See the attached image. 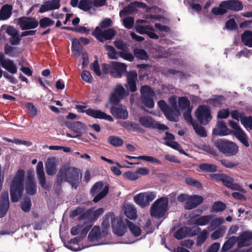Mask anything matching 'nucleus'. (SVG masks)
I'll return each instance as SVG.
<instances>
[{"label": "nucleus", "instance_id": "obj_1", "mask_svg": "<svg viewBox=\"0 0 252 252\" xmlns=\"http://www.w3.org/2000/svg\"><path fill=\"white\" fill-rule=\"evenodd\" d=\"M82 174L74 167H63L60 169L57 175V184L61 188L63 183H69L72 188L76 189L81 181Z\"/></svg>", "mask_w": 252, "mask_h": 252}, {"label": "nucleus", "instance_id": "obj_2", "mask_svg": "<svg viewBox=\"0 0 252 252\" xmlns=\"http://www.w3.org/2000/svg\"><path fill=\"white\" fill-rule=\"evenodd\" d=\"M25 176L24 170L19 169L12 180L10 188V193L12 202L19 201L23 195Z\"/></svg>", "mask_w": 252, "mask_h": 252}, {"label": "nucleus", "instance_id": "obj_3", "mask_svg": "<svg viewBox=\"0 0 252 252\" xmlns=\"http://www.w3.org/2000/svg\"><path fill=\"white\" fill-rule=\"evenodd\" d=\"M214 145L220 153L227 157L235 156L239 151V147L235 143L224 139H218L214 142Z\"/></svg>", "mask_w": 252, "mask_h": 252}, {"label": "nucleus", "instance_id": "obj_4", "mask_svg": "<svg viewBox=\"0 0 252 252\" xmlns=\"http://www.w3.org/2000/svg\"><path fill=\"white\" fill-rule=\"evenodd\" d=\"M110 220L111 221L113 232L118 236H123L126 231V227L122 218L120 217H115L113 213H110L105 217L102 225L107 227L109 225Z\"/></svg>", "mask_w": 252, "mask_h": 252}, {"label": "nucleus", "instance_id": "obj_5", "mask_svg": "<svg viewBox=\"0 0 252 252\" xmlns=\"http://www.w3.org/2000/svg\"><path fill=\"white\" fill-rule=\"evenodd\" d=\"M109 187L108 185L104 186L103 182H96L90 190L91 194L94 197L93 201L97 203L103 198L108 193Z\"/></svg>", "mask_w": 252, "mask_h": 252}, {"label": "nucleus", "instance_id": "obj_6", "mask_svg": "<svg viewBox=\"0 0 252 252\" xmlns=\"http://www.w3.org/2000/svg\"><path fill=\"white\" fill-rule=\"evenodd\" d=\"M140 93L141 100L144 106L150 109L153 108L155 106L153 97L155 94L151 87L148 85L142 86Z\"/></svg>", "mask_w": 252, "mask_h": 252}, {"label": "nucleus", "instance_id": "obj_7", "mask_svg": "<svg viewBox=\"0 0 252 252\" xmlns=\"http://www.w3.org/2000/svg\"><path fill=\"white\" fill-rule=\"evenodd\" d=\"M140 125L145 128L150 129H157L160 130L168 129V126L156 121L151 116H142L139 118Z\"/></svg>", "mask_w": 252, "mask_h": 252}, {"label": "nucleus", "instance_id": "obj_8", "mask_svg": "<svg viewBox=\"0 0 252 252\" xmlns=\"http://www.w3.org/2000/svg\"><path fill=\"white\" fill-rule=\"evenodd\" d=\"M195 113L197 120L201 125H207L212 120L211 110L206 105L199 106Z\"/></svg>", "mask_w": 252, "mask_h": 252}, {"label": "nucleus", "instance_id": "obj_9", "mask_svg": "<svg viewBox=\"0 0 252 252\" xmlns=\"http://www.w3.org/2000/svg\"><path fill=\"white\" fill-rule=\"evenodd\" d=\"M14 23L19 25L22 30L34 29L38 26V22L32 17L23 16L15 19Z\"/></svg>", "mask_w": 252, "mask_h": 252}, {"label": "nucleus", "instance_id": "obj_10", "mask_svg": "<svg viewBox=\"0 0 252 252\" xmlns=\"http://www.w3.org/2000/svg\"><path fill=\"white\" fill-rule=\"evenodd\" d=\"M116 32L112 28L102 31L99 27H96L92 35L99 42H103L104 40H111L115 35Z\"/></svg>", "mask_w": 252, "mask_h": 252}, {"label": "nucleus", "instance_id": "obj_11", "mask_svg": "<svg viewBox=\"0 0 252 252\" xmlns=\"http://www.w3.org/2000/svg\"><path fill=\"white\" fill-rule=\"evenodd\" d=\"M156 196V192L146 191L136 194L134 196L133 200L137 205H149Z\"/></svg>", "mask_w": 252, "mask_h": 252}, {"label": "nucleus", "instance_id": "obj_12", "mask_svg": "<svg viewBox=\"0 0 252 252\" xmlns=\"http://www.w3.org/2000/svg\"><path fill=\"white\" fill-rule=\"evenodd\" d=\"M128 94V93L126 91L121 84H117L109 97V101L114 105L119 104L121 100Z\"/></svg>", "mask_w": 252, "mask_h": 252}, {"label": "nucleus", "instance_id": "obj_13", "mask_svg": "<svg viewBox=\"0 0 252 252\" xmlns=\"http://www.w3.org/2000/svg\"><path fill=\"white\" fill-rule=\"evenodd\" d=\"M158 105L164 114L166 119L171 122H176V114H174V110L169 106L163 100H160L158 102Z\"/></svg>", "mask_w": 252, "mask_h": 252}, {"label": "nucleus", "instance_id": "obj_14", "mask_svg": "<svg viewBox=\"0 0 252 252\" xmlns=\"http://www.w3.org/2000/svg\"><path fill=\"white\" fill-rule=\"evenodd\" d=\"M127 66L124 63L112 62L110 75L115 78H121L123 74L126 71Z\"/></svg>", "mask_w": 252, "mask_h": 252}, {"label": "nucleus", "instance_id": "obj_15", "mask_svg": "<svg viewBox=\"0 0 252 252\" xmlns=\"http://www.w3.org/2000/svg\"><path fill=\"white\" fill-rule=\"evenodd\" d=\"M0 63L4 69L11 74H15L17 72V67L13 61L6 58L3 53H0Z\"/></svg>", "mask_w": 252, "mask_h": 252}, {"label": "nucleus", "instance_id": "obj_16", "mask_svg": "<svg viewBox=\"0 0 252 252\" xmlns=\"http://www.w3.org/2000/svg\"><path fill=\"white\" fill-rule=\"evenodd\" d=\"M221 7H223L225 9L239 11L243 9V5L241 1L238 0H227L222 1L220 3Z\"/></svg>", "mask_w": 252, "mask_h": 252}, {"label": "nucleus", "instance_id": "obj_17", "mask_svg": "<svg viewBox=\"0 0 252 252\" xmlns=\"http://www.w3.org/2000/svg\"><path fill=\"white\" fill-rule=\"evenodd\" d=\"M61 0H48L43 2V3L40 6L39 12L43 13L46 12L58 9L61 6Z\"/></svg>", "mask_w": 252, "mask_h": 252}, {"label": "nucleus", "instance_id": "obj_18", "mask_svg": "<svg viewBox=\"0 0 252 252\" xmlns=\"http://www.w3.org/2000/svg\"><path fill=\"white\" fill-rule=\"evenodd\" d=\"M85 113L88 116L95 119L106 120L109 122L114 121L113 118L111 116L99 110L89 108L85 110Z\"/></svg>", "mask_w": 252, "mask_h": 252}, {"label": "nucleus", "instance_id": "obj_19", "mask_svg": "<svg viewBox=\"0 0 252 252\" xmlns=\"http://www.w3.org/2000/svg\"><path fill=\"white\" fill-rule=\"evenodd\" d=\"M111 114L117 119H126L128 118L127 110L122 105H113L110 108Z\"/></svg>", "mask_w": 252, "mask_h": 252}, {"label": "nucleus", "instance_id": "obj_20", "mask_svg": "<svg viewBox=\"0 0 252 252\" xmlns=\"http://www.w3.org/2000/svg\"><path fill=\"white\" fill-rule=\"evenodd\" d=\"M209 176L212 179L222 182L223 185L228 188H229L232 183L234 182L233 178L223 173L211 174Z\"/></svg>", "mask_w": 252, "mask_h": 252}, {"label": "nucleus", "instance_id": "obj_21", "mask_svg": "<svg viewBox=\"0 0 252 252\" xmlns=\"http://www.w3.org/2000/svg\"><path fill=\"white\" fill-rule=\"evenodd\" d=\"M126 81L129 90L132 93L137 91L136 81L137 79V73L136 71L132 70L127 72L126 74Z\"/></svg>", "mask_w": 252, "mask_h": 252}, {"label": "nucleus", "instance_id": "obj_22", "mask_svg": "<svg viewBox=\"0 0 252 252\" xmlns=\"http://www.w3.org/2000/svg\"><path fill=\"white\" fill-rule=\"evenodd\" d=\"M145 5V4L142 2L134 1L133 2H131L129 4L125 6L122 10L120 11V16L121 17L129 13H132V12L136 11L137 7H144Z\"/></svg>", "mask_w": 252, "mask_h": 252}, {"label": "nucleus", "instance_id": "obj_23", "mask_svg": "<svg viewBox=\"0 0 252 252\" xmlns=\"http://www.w3.org/2000/svg\"><path fill=\"white\" fill-rule=\"evenodd\" d=\"M25 189L26 193L30 195H33L37 192L36 183L33 177L29 176L26 182Z\"/></svg>", "mask_w": 252, "mask_h": 252}, {"label": "nucleus", "instance_id": "obj_24", "mask_svg": "<svg viewBox=\"0 0 252 252\" xmlns=\"http://www.w3.org/2000/svg\"><path fill=\"white\" fill-rule=\"evenodd\" d=\"M217 128L213 130V134L215 135L225 136L230 133V130L227 127L224 121H219L217 124Z\"/></svg>", "mask_w": 252, "mask_h": 252}, {"label": "nucleus", "instance_id": "obj_25", "mask_svg": "<svg viewBox=\"0 0 252 252\" xmlns=\"http://www.w3.org/2000/svg\"><path fill=\"white\" fill-rule=\"evenodd\" d=\"M56 158L54 157L47 158L45 163L46 172L48 175L53 176L55 174L57 171Z\"/></svg>", "mask_w": 252, "mask_h": 252}, {"label": "nucleus", "instance_id": "obj_26", "mask_svg": "<svg viewBox=\"0 0 252 252\" xmlns=\"http://www.w3.org/2000/svg\"><path fill=\"white\" fill-rule=\"evenodd\" d=\"M12 6L6 4L3 5L0 10V21L8 19L12 15Z\"/></svg>", "mask_w": 252, "mask_h": 252}, {"label": "nucleus", "instance_id": "obj_27", "mask_svg": "<svg viewBox=\"0 0 252 252\" xmlns=\"http://www.w3.org/2000/svg\"><path fill=\"white\" fill-rule=\"evenodd\" d=\"M167 210L166 206H152L151 208V214L156 218L162 217Z\"/></svg>", "mask_w": 252, "mask_h": 252}, {"label": "nucleus", "instance_id": "obj_28", "mask_svg": "<svg viewBox=\"0 0 252 252\" xmlns=\"http://www.w3.org/2000/svg\"><path fill=\"white\" fill-rule=\"evenodd\" d=\"M241 40L244 44L249 47H252V31L247 30L241 35Z\"/></svg>", "mask_w": 252, "mask_h": 252}, {"label": "nucleus", "instance_id": "obj_29", "mask_svg": "<svg viewBox=\"0 0 252 252\" xmlns=\"http://www.w3.org/2000/svg\"><path fill=\"white\" fill-rule=\"evenodd\" d=\"M122 126L127 130L137 132H141L142 129L139 124L132 121H126L124 122L122 124Z\"/></svg>", "mask_w": 252, "mask_h": 252}, {"label": "nucleus", "instance_id": "obj_30", "mask_svg": "<svg viewBox=\"0 0 252 252\" xmlns=\"http://www.w3.org/2000/svg\"><path fill=\"white\" fill-rule=\"evenodd\" d=\"M125 158L128 159H142L144 160L153 163H158L160 164V161L158 159L151 156H140L138 157H134V156H130L128 155H126Z\"/></svg>", "mask_w": 252, "mask_h": 252}, {"label": "nucleus", "instance_id": "obj_31", "mask_svg": "<svg viewBox=\"0 0 252 252\" xmlns=\"http://www.w3.org/2000/svg\"><path fill=\"white\" fill-rule=\"evenodd\" d=\"M239 240L238 242V247H241L249 242L252 239V233L250 232H245L242 233L238 238Z\"/></svg>", "mask_w": 252, "mask_h": 252}, {"label": "nucleus", "instance_id": "obj_32", "mask_svg": "<svg viewBox=\"0 0 252 252\" xmlns=\"http://www.w3.org/2000/svg\"><path fill=\"white\" fill-rule=\"evenodd\" d=\"M72 51L77 56H79L82 51V46L77 38H73L72 40Z\"/></svg>", "mask_w": 252, "mask_h": 252}, {"label": "nucleus", "instance_id": "obj_33", "mask_svg": "<svg viewBox=\"0 0 252 252\" xmlns=\"http://www.w3.org/2000/svg\"><path fill=\"white\" fill-rule=\"evenodd\" d=\"M225 98L221 95H215L213 98L208 100L209 103L214 107H220L225 101Z\"/></svg>", "mask_w": 252, "mask_h": 252}, {"label": "nucleus", "instance_id": "obj_34", "mask_svg": "<svg viewBox=\"0 0 252 252\" xmlns=\"http://www.w3.org/2000/svg\"><path fill=\"white\" fill-rule=\"evenodd\" d=\"M126 224L132 234L135 237L139 236L141 233L140 226L129 220H126Z\"/></svg>", "mask_w": 252, "mask_h": 252}, {"label": "nucleus", "instance_id": "obj_35", "mask_svg": "<svg viewBox=\"0 0 252 252\" xmlns=\"http://www.w3.org/2000/svg\"><path fill=\"white\" fill-rule=\"evenodd\" d=\"M178 106L182 110H188L189 108H192L190 107V102L186 96H182L178 98Z\"/></svg>", "mask_w": 252, "mask_h": 252}, {"label": "nucleus", "instance_id": "obj_36", "mask_svg": "<svg viewBox=\"0 0 252 252\" xmlns=\"http://www.w3.org/2000/svg\"><path fill=\"white\" fill-rule=\"evenodd\" d=\"M54 21L47 17H44L40 19L38 22V25L40 28L45 29L54 25Z\"/></svg>", "mask_w": 252, "mask_h": 252}, {"label": "nucleus", "instance_id": "obj_37", "mask_svg": "<svg viewBox=\"0 0 252 252\" xmlns=\"http://www.w3.org/2000/svg\"><path fill=\"white\" fill-rule=\"evenodd\" d=\"M125 214L130 220H135L137 218L136 210L133 206H126L125 208Z\"/></svg>", "mask_w": 252, "mask_h": 252}, {"label": "nucleus", "instance_id": "obj_38", "mask_svg": "<svg viewBox=\"0 0 252 252\" xmlns=\"http://www.w3.org/2000/svg\"><path fill=\"white\" fill-rule=\"evenodd\" d=\"M101 237L99 227L95 226L91 230L88 236V239L91 242H94Z\"/></svg>", "mask_w": 252, "mask_h": 252}, {"label": "nucleus", "instance_id": "obj_39", "mask_svg": "<svg viewBox=\"0 0 252 252\" xmlns=\"http://www.w3.org/2000/svg\"><path fill=\"white\" fill-rule=\"evenodd\" d=\"M93 1L91 0H80L78 7L84 11L90 10L93 6Z\"/></svg>", "mask_w": 252, "mask_h": 252}, {"label": "nucleus", "instance_id": "obj_40", "mask_svg": "<svg viewBox=\"0 0 252 252\" xmlns=\"http://www.w3.org/2000/svg\"><path fill=\"white\" fill-rule=\"evenodd\" d=\"M203 200L204 198L201 195L194 194L190 195L189 201L186 202L185 205H200Z\"/></svg>", "mask_w": 252, "mask_h": 252}, {"label": "nucleus", "instance_id": "obj_41", "mask_svg": "<svg viewBox=\"0 0 252 252\" xmlns=\"http://www.w3.org/2000/svg\"><path fill=\"white\" fill-rule=\"evenodd\" d=\"M108 142L114 147H121L124 144L123 140L120 137L116 136H110L108 138Z\"/></svg>", "mask_w": 252, "mask_h": 252}, {"label": "nucleus", "instance_id": "obj_42", "mask_svg": "<svg viewBox=\"0 0 252 252\" xmlns=\"http://www.w3.org/2000/svg\"><path fill=\"white\" fill-rule=\"evenodd\" d=\"M199 167L202 171L215 172L217 171V167L214 164L203 163L199 165Z\"/></svg>", "mask_w": 252, "mask_h": 252}, {"label": "nucleus", "instance_id": "obj_43", "mask_svg": "<svg viewBox=\"0 0 252 252\" xmlns=\"http://www.w3.org/2000/svg\"><path fill=\"white\" fill-rule=\"evenodd\" d=\"M238 240L236 237H231L223 244L222 247V251L226 252L231 249Z\"/></svg>", "mask_w": 252, "mask_h": 252}, {"label": "nucleus", "instance_id": "obj_44", "mask_svg": "<svg viewBox=\"0 0 252 252\" xmlns=\"http://www.w3.org/2000/svg\"><path fill=\"white\" fill-rule=\"evenodd\" d=\"M133 53L137 58L140 60H147L149 58V56L146 51L142 49H134L133 50Z\"/></svg>", "mask_w": 252, "mask_h": 252}, {"label": "nucleus", "instance_id": "obj_45", "mask_svg": "<svg viewBox=\"0 0 252 252\" xmlns=\"http://www.w3.org/2000/svg\"><path fill=\"white\" fill-rule=\"evenodd\" d=\"M235 136L246 147L249 146L247 135L243 130L237 132Z\"/></svg>", "mask_w": 252, "mask_h": 252}, {"label": "nucleus", "instance_id": "obj_46", "mask_svg": "<svg viewBox=\"0 0 252 252\" xmlns=\"http://www.w3.org/2000/svg\"><path fill=\"white\" fill-rule=\"evenodd\" d=\"M192 127L195 132L200 136L205 137L207 136L205 128L199 125L197 123L193 124Z\"/></svg>", "mask_w": 252, "mask_h": 252}, {"label": "nucleus", "instance_id": "obj_47", "mask_svg": "<svg viewBox=\"0 0 252 252\" xmlns=\"http://www.w3.org/2000/svg\"><path fill=\"white\" fill-rule=\"evenodd\" d=\"M104 47L107 51V55L109 58L111 59H117V53L114 47L111 45H105Z\"/></svg>", "mask_w": 252, "mask_h": 252}, {"label": "nucleus", "instance_id": "obj_48", "mask_svg": "<svg viewBox=\"0 0 252 252\" xmlns=\"http://www.w3.org/2000/svg\"><path fill=\"white\" fill-rule=\"evenodd\" d=\"M241 123L246 128H249L252 129V116H247L244 115L241 118Z\"/></svg>", "mask_w": 252, "mask_h": 252}, {"label": "nucleus", "instance_id": "obj_49", "mask_svg": "<svg viewBox=\"0 0 252 252\" xmlns=\"http://www.w3.org/2000/svg\"><path fill=\"white\" fill-rule=\"evenodd\" d=\"M25 107L28 110V113L31 117H34L37 115V109L32 103H26Z\"/></svg>", "mask_w": 252, "mask_h": 252}, {"label": "nucleus", "instance_id": "obj_50", "mask_svg": "<svg viewBox=\"0 0 252 252\" xmlns=\"http://www.w3.org/2000/svg\"><path fill=\"white\" fill-rule=\"evenodd\" d=\"M226 230V228L225 226L219 227L211 234V238L213 240H216L222 237L224 235Z\"/></svg>", "mask_w": 252, "mask_h": 252}, {"label": "nucleus", "instance_id": "obj_51", "mask_svg": "<svg viewBox=\"0 0 252 252\" xmlns=\"http://www.w3.org/2000/svg\"><path fill=\"white\" fill-rule=\"evenodd\" d=\"M37 177L39 184L41 186V188L45 190H49L51 188V185L46 182L45 175H40Z\"/></svg>", "mask_w": 252, "mask_h": 252}, {"label": "nucleus", "instance_id": "obj_52", "mask_svg": "<svg viewBox=\"0 0 252 252\" xmlns=\"http://www.w3.org/2000/svg\"><path fill=\"white\" fill-rule=\"evenodd\" d=\"M211 216H204L198 218L195 220L196 224L199 225H205L211 220Z\"/></svg>", "mask_w": 252, "mask_h": 252}, {"label": "nucleus", "instance_id": "obj_53", "mask_svg": "<svg viewBox=\"0 0 252 252\" xmlns=\"http://www.w3.org/2000/svg\"><path fill=\"white\" fill-rule=\"evenodd\" d=\"M188 231V228L187 227H184L181 228L180 229L177 230L174 234V237L180 240L184 238Z\"/></svg>", "mask_w": 252, "mask_h": 252}, {"label": "nucleus", "instance_id": "obj_54", "mask_svg": "<svg viewBox=\"0 0 252 252\" xmlns=\"http://www.w3.org/2000/svg\"><path fill=\"white\" fill-rule=\"evenodd\" d=\"M70 128L76 130H86L87 126L85 124L79 122H74L70 124Z\"/></svg>", "mask_w": 252, "mask_h": 252}, {"label": "nucleus", "instance_id": "obj_55", "mask_svg": "<svg viewBox=\"0 0 252 252\" xmlns=\"http://www.w3.org/2000/svg\"><path fill=\"white\" fill-rule=\"evenodd\" d=\"M2 75L13 84H16L18 82L17 80L14 76L9 74L7 72H3L2 69H0V79L2 77Z\"/></svg>", "mask_w": 252, "mask_h": 252}, {"label": "nucleus", "instance_id": "obj_56", "mask_svg": "<svg viewBox=\"0 0 252 252\" xmlns=\"http://www.w3.org/2000/svg\"><path fill=\"white\" fill-rule=\"evenodd\" d=\"M134 19L132 17H127L123 19V23L124 27L127 29H130L134 25Z\"/></svg>", "mask_w": 252, "mask_h": 252}, {"label": "nucleus", "instance_id": "obj_57", "mask_svg": "<svg viewBox=\"0 0 252 252\" xmlns=\"http://www.w3.org/2000/svg\"><path fill=\"white\" fill-rule=\"evenodd\" d=\"M135 30L136 31L141 34H146L147 30H151L152 27L149 25H147L145 26L140 25H136L135 26Z\"/></svg>", "mask_w": 252, "mask_h": 252}, {"label": "nucleus", "instance_id": "obj_58", "mask_svg": "<svg viewBox=\"0 0 252 252\" xmlns=\"http://www.w3.org/2000/svg\"><path fill=\"white\" fill-rule=\"evenodd\" d=\"M90 68L94 71L97 76H100L101 75V73L100 70V66L97 60L94 61L93 63L91 64Z\"/></svg>", "mask_w": 252, "mask_h": 252}, {"label": "nucleus", "instance_id": "obj_59", "mask_svg": "<svg viewBox=\"0 0 252 252\" xmlns=\"http://www.w3.org/2000/svg\"><path fill=\"white\" fill-rule=\"evenodd\" d=\"M0 205H9L8 191H4L1 194L0 196Z\"/></svg>", "mask_w": 252, "mask_h": 252}, {"label": "nucleus", "instance_id": "obj_60", "mask_svg": "<svg viewBox=\"0 0 252 252\" xmlns=\"http://www.w3.org/2000/svg\"><path fill=\"white\" fill-rule=\"evenodd\" d=\"M67 247L74 251H79L81 249L78 245V241L76 238L70 240V242Z\"/></svg>", "mask_w": 252, "mask_h": 252}, {"label": "nucleus", "instance_id": "obj_61", "mask_svg": "<svg viewBox=\"0 0 252 252\" xmlns=\"http://www.w3.org/2000/svg\"><path fill=\"white\" fill-rule=\"evenodd\" d=\"M212 12L215 15H222L227 12V10L223 7H221L220 4L219 7H214L212 9Z\"/></svg>", "mask_w": 252, "mask_h": 252}, {"label": "nucleus", "instance_id": "obj_62", "mask_svg": "<svg viewBox=\"0 0 252 252\" xmlns=\"http://www.w3.org/2000/svg\"><path fill=\"white\" fill-rule=\"evenodd\" d=\"M191 110L192 108H189L188 110H187V111L184 113L183 116L184 119L192 126V124H195V122L193 121L191 115Z\"/></svg>", "mask_w": 252, "mask_h": 252}, {"label": "nucleus", "instance_id": "obj_63", "mask_svg": "<svg viewBox=\"0 0 252 252\" xmlns=\"http://www.w3.org/2000/svg\"><path fill=\"white\" fill-rule=\"evenodd\" d=\"M237 23L234 18H231L225 23V28L227 30H234L237 28Z\"/></svg>", "mask_w": 252, "mask_h": 252}, {"label": "nucleus", "instance_id": "obj_64", "mask_svg": "<svg viewBox=\"0 0 252 252\" xmlns=\"http://www.w3.org/2000/svg\"><path fill=\"white\" fill-rule=\"evenodd\" d=\"M186 182L187 184L189 186H194L198 188L202 187V185L199 181L190 177L186 178Z\"/></svg>", "mask_w": 252, "mask_h": 252}]
</instances>
